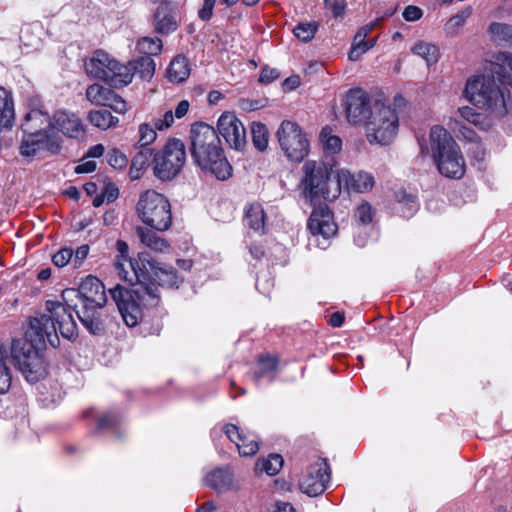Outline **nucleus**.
Wrapping results in <instances>:
<instances>
[{
	"instance_id": "nucleus-1",
	"label": "nucleus",
	"mask_w": 512,
	"mask_h": 512,
	"mask_svg": "<svg viewBox=\"0 0 512 512\" xmlns=\"http://www.w3.org/2000/svg\"><path fill=\"white\" fill-rule=\"evenodd\" d=\"M190 140L191 156L202 171L222 181L231 176L232 166L224 154L219 135L212 126L205 123L194 124L190 130Z\"/></svg>"
},
{
	"instance_id": "nucleus-2",
	"label": "nucleus",
	"mask_w": 512,
	"mask_h": 512,
	"mask_svg": "<svg viewBox=\"0 0 512 512\" xmlns=\"http://www.w3.org/2000/svg\"><path fill=\"white\" fill-rule=\"evenodd\" d=\"M78 298L81 308L76 314L82 325L94 335H101L105 331V324L102 309L107 303V296L103 283L95 276H87L76 289H65L61 299L73 302Z\"/></svg>"
},
{
	"instance_id": "nucleus-3",
	"label": "nucleus",
	"mask_w": 512,
	"mask_h": 512,
	"mask_svg": "<svg viewBox=\"0 0 512 512\" xmlns=\"http://www.w3.org/2000/svg\"><path fill=\"white\" fill-rule=\"evenodd\" d=\"M131 289L116 285L110 289L122 320L128 327L137 326L143 318V309L156 308L160 304V294L155 287L145 286L140 282L130 283Z\"/></svg>"
},
{
	"instance_id": "nucleus-4",
	"label": "nucleus",
	"mask_w": 512,
	"mask_h": 512,
	"mask_svg": "<svg viewBox=\"0 0 512 512\" xmlns=\"http://www.w3.org/2000/svg\"><path fill=\"white\" fill-rule=\"evenodd\" d=\"M430 147L434 162L443 176L459 179L464 175V158L459 146L446 129L440 126L431 128Z\"/></svg>"
},
{
	"instance_id": "nucleus-5",
	"label": "nucleus",
	"mask_w": 512,
	"mask_h": 512,
	"mask_svg": "<svg viewBox=\"0 0 512 512\" xmlns=\"http://www.w3.org/2000/svg\"><path fill=\"white\" fill-rule=\"evenodd\" d=\"M304 176L301 180L303 196L310 202L320 199L334 200L340 195L337 179L332 180L333 165L325 162L307 161L303 166Z\"/></svg>"
},
{
	"instance_id": "nucleus-6",
	"label": "nucleus",
	"mask_w": 512,
	"mask_h": 512,
	"mask_svg": "<svg viewBox=\"0 0 512 512\" xmlns=\"http://www.w3.org/2000/svg\"><path fill=\"white\" fill-rule=\"evenodd\" d=\"M465 98L478 108L489 110L497 116L507 113L504 90L493 76L478 75L469 78L464 89Z\"/></svg>"
},
{
	"instance_id": "nucleus-7",
	"label": "nucleus",
	"mask_w": 512,
	"mask_h": 512,
	"mask_svg": "<svg viewBox=\"0 0 512 512\" xmlns=\"http://www.w3.org/2000/svg\"><path fill=\"white\" fill-rule=\"evenodd\" d=\"M133 270L135 281L145 286L155 287L159 292L158 286L173 288L178 287L179 277L176 271L167 265L158 262L148 252H139L138 260L129 262Z\"/></svg>"
},
{
	"instance_id": "nucleus-8",
	"label": "nucleus",
	"mask_w": 512,
	"mask_h": 512,
	"mask_svg": "<svg viewBox=\"0 0 512 512\" xmlns=\"http://www.w3.org/2000/svg\"><path fill=\"white\" fill-rule=\"evenodd\" d=\"M139 219L157 231H166L172 223L171 205L168 199L154 190L141 193L136 205Z\"/></svg>"
},
{
	"instance_id": "nucleus-9",
	"label": "nucleus",
	"mask_w": 512,
	"mask_h": 512,
	"mask_svg": "<svg viewBox=\"0 0 512 512\" xmlns=\"http://www.w3.org/2000/svg\"><path fill=\"white\" fill-rule=\"evenodd\" d=\"M85 69L90 76L103 80L114 88H122L133 79L129 66L120 63L102 50L96 51L85 63Z\"/></svg>"
},
{
	"instance_id": "nucleus-10",
	"label": "nucleus",
	"mask_w": 512,
	"mask_h": 512,
	"mask_svg": "<svg viewBox=\"0 0 512 512\" xmlns=\"http://www.w3.org/2000/svg\"><path fill=\"white\" fill-rule=\"evenodd\" d=\"M398 115L390 106L374 102L365 130L369 143L388 145L395 138L398 130Z\"/></svg>"
},
{
	"instance_id": "nucleus-11",
	"label": "nucleus",
	"mask_w": 512,
	"mask_h": 512,
	"mask_svg": "<svg viewBox=\"0 0 512 512\" xmlns=\"http://www.w3.org/2000/svg\"><path fill=\"white\" fill-rule=\"evenodd\" d=\"M42 348L23 338L13 340L11 345V357L15 366L31 383L39 381L46 375Z\"/></svg>"
},
{
	"instance_id": "nucleus-12",
	"label": "nucleus",
	"mask_w": 512,
	"mask_h": 512,
	"mask_svg": "<svg viewBox=\"0 0 512 512\" xmlns=\"http://www.w3.org/2000/svg\"><path fill=\"white\" fill-rule=\"evenodd\" d=\"M186 162V150L184 143L179 139H170L163 148L162 153L153 158L154 175L168 181L176 177Z\"/></svg>"
},
{
	"instance_id": "nucleus-13",
	"label": "nucleus",
	"mask_w": 512,
	"mask_h": 512,
	"mask_svg": "<svg viewBox=\"0 0 512 512\" xmlns=\"http://www.w3.org/2000/svg\"><path fill=\"white\" fill-rule=\"evenodd\" d=\"M276 135L282 151L290 161L301 162L308 155L309 141L296 122L284 120Z\"/></svg>"
},
{
	"instance_id": "nucleus-14",
	"label": "nucleus",
	"mask_w": 512,
	"mask_h": 512,
	"mask_svg": "<svg viewBox=\"0 0 512 512\" xmlns=\"http://www.w3.org/2000/svg\"><path fill=\"white\" fill-rule=\"evenodd\" d=\"M62 149V138L58 133H23L19 153L28 160L45 155H57Z\"/></svg>"
},
{
	"instance_id": "nucleus-15",
	"label": "nucleus",
	"mask_w": 512,
	"mask_h": 512,
	"mask_svg": "<svg viewBox=\"0 0 512 512\" xmlns=\"http://www.w3.org/2000/svg\"><path fill=\"white\" fill-rule=\"evenodd\" d=\"M76 307L77 304H73V302L67 304L64 300H48L46 302L47 315L54 322L57 333L59 332L62 337L69 340L76 338L78 335L77 325L72 314L73 310L76 312Z\"/></svg>"
},
{
	"instance_id": "nucleus-16",
	"label": "nucleus",
	"mask_w": 512,
	"mask_h": 512,
	"mask_svg": "<svg viewBox=\"0 0 512 512\" xmlns=\"http://www.w3.org/2000/svg\"><path fill=\"white\" fill-rule=\"evenodd\" d=\"M330 474L327 460L320 458L306 469L299 482V487L303 493L309 496H318L326 490Z\"/></svg>"
},
{
	"instance_id": "nucleus-17",
	"label": "nucleus",
	"mask_w": 512,
	"mask_h": 512,
	"mask_svg": "<svg viewBox=\"0 0 512 512\" xmlns=\"http://www.w3.org/2000/svg\"><path fill=\"white\" fill-rule=\"evenodd\" d=\"M24 339L41 347H45L46 342L54 348L59 345L57 328L47 314H40L29 319Z\"/></svg>"
},
{
	"instance_id": "nucleus-18",
	"label": "nucleus",
	"mask_w": 512,
	"mask_h": 512,
	"mask_svg": "<svg viewBox=\"0 0 512 512\" xmlns=\"http://www.w3.org/2000/svg\"><path fill=\"white\" fill-rule=\"evenodd\" d=\"M217 133L235 150L240 151L246 146V130L243 123L233 113L226 112L220 116Z\"/></svg>"
},
{
	"instance_id": "nucleus-19",
	"label": "nucleus",
	"mask_w": 512,
	"mask_h": 512,
	"mask_svg": "<svg viewBox=\"0 0 512 512\" xmlns=\"http://www.w3.org/2000/svg\"><path fill=\"white\" fill-rule=\"evenodd\" d=\"M29 107L30 110L25 114L21 124L23 133H56L53 117L41 108L38 100H31Z\"/></svg>"
},
{
	"instance_id": "nucleus-20",
	"label": "nucleus",
	"mask_w": 512,
	"mask_h": 512,
	"mask_svg": "<svg viewBox=\"0 0 512 512\" xmlns=\"http://www.w3.org/2000/svg\"><path fill=\"white\" fill-rule=\"evenodd\" d=\"M373 104L370 103L369 96L361 89H352L347 94L346 116L352 124H366L370 118V111Z\"/></svg>"
},
{
	"instance_id": "nucleus-21",
	"label": "nucleus",
	"mask_w": 512,
	"mask_h": 512,
	"mask_svg": "<svg viewBox=\"0 0 512 512\" xmlns=\"http://www.w3.org/2000/svg\"><path fill=\"white\" fill-rule=\"evenodd\" d=\"M87 100L94 105L109 107L118 114H125L128 110L126 101L100 84L89 85L86 89Z\"/></svg>"
},
{
	"instance_id": "nucleus-22",
	"label": "nucleus",
	"mask_w": 512,
	"mask_h": 512,
	"mask_svg": "<svg viewBox=\"0 0 512 512\" xmlns=\"http://www.w3.org/2000/svg\"><path fill=\"white\" fill-rule=\"evenodd\" d=\"M308 229L313 236H322L329 239L337 232L333 214L325 205H319L312 211L308 220Z\"/></svg>"
},
{
	"instance_id": "nucleus-23",
	"label": "nucleus",
	"mask_w": 512,
	"mask_h": 512,
	"mask_svg": "<svg viewBox=\"0 0 512 512\" xmlns=\"http://www.w3.org/2000/svg\"><path fill=\"white\" fill-rule=\"evenodd\" d=\"M374 177L364 171L352 174L347 169L337 171V185L340 191L344 188L347 192L364 193L370 191L374 186Z\"/></svg>"
},
{
	"instance_id": "nucleus-24",
	"label": "nucleus",
	"mask_w": 512,
	"mask_h": 512,
	"mask_svg": "<svg viewBox=\"0 0 512 512\" xmlns=\"http://www.w3.org/2000/svg\"><path fill=\"white\" fill-rule=\"evenodd\" d=\"M54 130L58 129L70 138H79L83 134V125L74 114L65 110H58L53 115Z\"/></svg>"
},
{
	"instance_id": "nucleus-25",
	"label": "nucleus",
	"mask_w": 512,
	"mask_h": 512,
	"mask_svg": "<svg viewBox=\"0 0 512 512\" xmlns=\"http://www.w3.org/2000/svg\"><path fill=\"white\" fill-rule=\"evenodd\" d=\"M116 250L118 254L116 255L114 266L117 274L125 281L133 283L135 278L133 276V270L129 266V262L138 260V257L135 259H130L128 257L129 247L123 240H118L116 242Z\"/></svg>"
},
{
	"instance_id": "nucleus-26",
	"label": "nucleus",
	"mask_w": 512,
	"mask_h": 512,
	"mask_svg": "<svg viewBox=\"0 0 512 512\" xmlns=\"http://www.w3.org/2000/svg\"><path fill=\"white\" fill-rule=\"evenodd\" d=\"M491 73V76H497L502 84L512 86V54L498 53L491 63Z\"/></svg>"
},
{
	"instance_id": "nucleus-27",
	"label": "nucleus",
	"mask_w": 512,
	"mask_h": 512,
	"mask_svg": "<svg viewBox=\"0 0 512 512\" xmlns=\"http://www.w3.org/2000/svg\"><path fill=\"white\" fill-rule=\"evenodd\" d=\"M155 30L160 34H169L176 30L177 23L171 15L170 5L162 2L154 14Z\"/></svg>"
},
{
	"instance_id": "nucleus-28",
	"label": "nucleus",
	"mask_w": 512,
	"mask_h": 512,
	"mask_svg": "<svg viewBox=\"0 0 512 512\" xmlns=\"http://www.w3.org/2000/svg\"><path fill=\"white\" fill-rule=\"evenodd\" d=\"M205 484L210 488L223 492L231 488L233 475L230 470L217 468L205 476Z\"/></svg>"
},
{
	"instance_id": "nucleus-29",
	"label": "nucleus",
	"mask_w": 512,
	"mask_h": 512,
	"mask_svg": "<svg viewBox=\"0 0 512 512\" xmlns=\"http://www.w3.org/2000/svg\"><path fill=\"white\" fill-rule=\"evenodd\" d=\"M136 235L140 242L152 251L164 252L170 247L164 238L160 237L155 231L145 227H136Z\"/></svg>"
},
{
	"instance_id": "nucleus-30",
	"label": "nucleus",
	"mask_w": 512,
	"mask_h": 512,
	"mask_svg": "<svg viewBox=\"0 0 512 512\" xmlns=\"http://www.w3.org/2000/svg\"><path fill=\"white\" fill-rule=\"evenodd\" d=\"M398 204L397 210L405 218L412 217L419 209V203L414 194L408 193L405 189L399 188L394 192Z\"/></svg>"
},
{
	"instance_id": "nucleus-31",
	"label": "nucleus",
	"mask_w": 512,
	"mask_h": 512,
	"mask_svg": "<svg viewBox=\"0 0 512 512\" xmlns=\"http://www.w3.org/2000/svg\"><path fill=\"white\" fill-rule=\"evenodd\" d=\"M126 66H129L133 75L137 74L143 80H150L156 69L154 60L148 55H142L130 61Z\"/></svg>"
},
{
	"instance_id": "nucleus-32",
	"label": "nucleus",
	"mask_w": 512,
	"mask_h": 512,
	"mask_svg": "<svg viewBox=\"0 0 512 512\" xmlns=\"http://www.w3.org/2000/svg\"><path fill=\"white\" fill-rule=\"evenodd\" d=\"M15 118L12 97L3 87H0V129L12 126Z\"/></svg>"
},
{
	"instance_id": "nucleus-33",
	"label": "nucleus",
	"mask_w": 512,
	"mask_h": 512,
	"mask_svg": "<svg viewBox=\"0 0 512 512\" xmlns=\"http://www.w3.org/2000/svg\"><path fill=\"white\" fill-rule=\"evenodd\" d=\"M266 214L259 203L250 204L245 212V221L247 225L256 232L265 233Z\"/></svg>"
},
{
	"instance_id": "nucleus-34",
	"label": "nucleus",
	"mask_w": 512,
	"mask_h": 512,
	"mask_svg": "<svg viewBox=\"0 0 512 512\" xmlns=\"http://www.w3.org/2000/svg\"><path fill=\"white\" fill-rule=\"evenodd\" d=\"M376 22L369 23L367 25L362 26L354 36V40L352 43V48L349 53V59L352 61H357L362 54L367 51V46L364 44L366 37L375 27Z\"/></svg>"
},
{
	"instance_id": "nucleus-35",
	"label": "nucleus",
	"mask_w": 512,
	"mask_h": 512,
	"mask_svg": "<svg viewBox=\"0 0 512 512\" xmlns=\"http://www.w3.org/2000/svg\"><path fill=\"white\" fill-rule=\"evenodd\" d=\"M88 120L93 126L101 130L114 128L119 123V119L107 109L91 110L88 114Z\"/></svg>"
},
{
	"instance_id": "nucleus-36",
	"label": "nucleus",
	"mask_w": 512,
	"mask_h": 512,
	"mask_svg": "<svg viewBox=\"0 0 512 512\" xmlns=\"http://www.w3.org/2000/svg\"><path fill=\"white\" fill-rule=\"evenodd\" d=\"M278 367V360L273 356L259 358L253 373V380L258 383L261 379L269 377L273 380Z\"/></svg>"
},
{
	"instance_id": "nucleus-37",
	"label": "nucleus",
	"mask_w": 512,
	"mask_h": 512,
	"mask_svg": "<svg viewBox=\"0 0 512 512\" xmlns=\"http://www.w3.org/2000/svg\"><path fill=\"white\" fill-rule=\"evenodd\" d=\"M168 78L173 82H183L190 74V68L187 58L183 56L175 57L168 67Z\"/></svg>"
},
{
	"instance_id": "nucleus-38",
	"label": "nucleus",
	"mask_w": 512,
	"mask_h": 512,
	"mask_svg": "<svg viewBox=\"0 0 512 512\" xmlns=\"http://www.w3.org/2000/svg\"><path fill=\"white\" fill-rule=\"evenodd\" d=\"M152 157L151 148H143L133 157L130 167L131 179H139Z\"/></svg>"
},
{
	"instance_id": "nucleus-39",
	"label": "nucleus",
	"mask_w": 512,
	"mask_h": 512,
	"mask_svg": "<svg viewBox=\"0 0 512 512\" xmlns=\"http://www.w3.org/2000/svg\"><path fill=\"white\" fill-rule=\"evenodd\" d=\"M412 52L423 58L429 66L435 64L439 59V49L431 43L419 41L413 46Z\"/></svg>"
},
{
	"instance_id": "nucleus-40",
	"label": "nucleus",
	"mask_w": 512,
	"mask_h": 512,
	"mask_svg": "<svg viewBox=\"0 0 512 512\" xmlns=\"http://www.w3.org/2000/svg\"><path fill=\"white\" fill-rule=\"evenodd\" d=\"M319 139L326 153L336 154L341 151L342 141L337 135L332 134L330 127H324L321 130Z\"/></svg>"
},
{
	"instance_id": "nucleus-41",
	"label": "nucleus",
	"mask_w": 512,
	"mask_h": 512,
	"mask_svg": "<svg viewBox=\"0 0 512 512\" xmlns=\"http://www.w3.org/2000/svg\"><path fill=\"white\" fill-rule=\"evenodd\" d=\"M283 458L279 454H271L267 459L258 460L256 469L266 472L267 475H276L283 466Z\"/></svg>"
},
{
	"instance_id": "nucleus-42",
	"label": "nucleus",
	"mask_w": 512,
	"mask_h": 512,
	"mask_svg": "<svg viewBox=\"0 0 512 512\" xmlns=\"http://www.w3.org/2000/svg\"><path fill=\"white\" fill-rule=\"evenodd\" d=\"M163 44L157 37H143L137 43V49L142 55L157 56L161 53Z\"/></svg>"
},
{
	"instance_id": "nucleus-43",
	"label": "nucleus",
	"mask_w": 512,
	"mask_h": 512,
	"mask_svg": "<svg viewBox=\"0 0 512 512\" xmlns=\"http://www.w3.org/2000/svg\"><path fill=\"white\" fill-rule=\"evenodd\" d=\"M473 8L467 6L462 9L459 13L452 16L445 25V29L449 34H457L459 29L462 28L466 20L471 16Z\"/></svg>"
},
{
	"instance_id": "nucleus-44",
	"label": "nucleus",
	"mask_w": 512,
	"mask_h": 512,
	"mask_svg": "<svg viewBox=\"0 0 512 512\" xmlns=\"http://www.w3.org/2000/svg\"><path fill=\"white\" fill-rule=\"evenodd\" d=\"M251 135L254 146L259 151H264L268 146V129L259 122L252 123Z\"/></svg>"
},
{
	"instance_id": "nucleus-45",
	"label": "nucleus",
	"mask_w": 512,
	"mask_h": 512,
	"mask_svg": "<svg viewBox=\"0 0 512 512\" xmlns=\"http://www.w3.org/2000/svg\"><path fill=\"white\" fill-rule=\"evenodd\" d=\"M12 382V376L5 363V351L0 347V394L6 393Z\"/></svg>"
},
{
	"instance_id": "nucleus-46",
	"label": "nucleus",
	"mask_w": 512,
	"mask_h": 512,
	"mask_svg": "<svg viewBox=\"0 0 512 512\" xmlns=\"http://www.w3.org/2000/svg\"><path fill=\"white\" fill-rule=\"evenodd\" d=\"M488 32L495 41L512 38V26L509 24L494 22L489 26Z\"/></svg>"
},
{
	"instance_id": "nucleus-47",
	"label": "nucleus",
	"mask_w": 512,
	"mask_h": 512,
	"mask_svg": "<svg viewBox=\"0 0 512 512\" xmlns=\"http://www.w3.org/2000/svg\"><path fill=\"white\" fill-rule=\"evenodd\" d=\"M154 124L152 123H143L139 126V144L147 148L146 146L150 145L156 140L157 133Z\"/></svg>"
},
{
	"instance_id": "nucleus-48",
	"label": "nucleus",
	"mask_w": 512,
	"mask_h": 512,
	"mask_svg": "<svg viewBox=\"0 0 512 512\" xmlns=\"http://www.w3.org/2000/svg\"><path fill=\"white\" fill-rule=\"evenodd\" d=\"M318 25L316 23H299L293 30L294 35L303 42L310 41L316 31Z\"/></svg>"
},
{
	"instance_id": "nucleus-49",
	"label": "nucleus",
	"mask_w": 512,
	"mask_h": 512,
	"mask_svg": "<svg viewBox=\"0 0 512 512\" xmlns=\"http://www.w3.org/2000/svg\"><path fill=\"white\" fill-rule=\"evenodd\" d=\"M457 113L463 120H466L467 122L475 126L482 127L485 117L483 116V114L476 112L472 107H459Z\"/></svg>"
},
{
	"instance_id": "nucleus-50",
	"label": "nucleus",
	"mask_w": 512,
	"mask_h": 512,
	"mask_svg": "<svg viewBox=\"0 0 512 512\" xmlns=\"http://www.w3.org/2000/svg\"><path fill=\"white\" fill-rule=\"evenodd\" d=\"M373 209L368 202H363L356 208L354 218L362 225L369 224L373 219Z\"/></svg>"
},
{
	"instance_id": "nucleus-51",
	"label": "nucleus",
	"mask_w": 512,
	"mask_h": 512,
	"mask_svg": "<svg viewBox=\"0 0 512 512\" xmlns=\"http://www.w3.org/2000/svg\"><path fill=\"white\" fill-rule=\"evenodd\" d=\"M106 157L109 165L115 169H123L128 164L126 155L118 149L110 150Z\"/></svg>"
},
{
	"instance_id": "nucleus-52",
	"label": "nucleus",
	"mask_w": 512,
	"mask_h": 512,
	"mask_svg": "<svg viewBox=\"0 0 512 512\" xmlns=\"http://www.w3.org/2000/svg\"><path fill=\"white\" fill-rule=\"evenodd\" d=\"M236 446L241 456H252L256 454L259 449L258 442L254 438H250L249 436H247L246 441L236 442Z\"/></svg>"
},
{
	"instance_id": "nucleus-53",
	"label": "nucleus",
	"mask_w": 512,
	"mask_h": 512,
	"mask_svg": "<svg viewBox=\"0 0 512 512\" xmlns=\"http://www.w3.org/2000/svg\"><path fill=\"white\" fill-rule=\"evenodd\" d=\"M73 256V251L70 248H62L52 256V262L57 267L66 266Z\"/></svg>"
},
{
	"instance_id": "nucleus-54",
	"label": "nucleus",
	"mask_w": 512,
	"mask_h": 512,
	"mask_svg": "<svg viewBox=\"0 0 512 512\" xmlns=\"http://www.w3.org/2000/svg\"><path fill=\"white\" fill-rule=\"evenodd\" d=\"M223 431H224L225 435L228 437V439L231 440L235 444L238 441H246L247 440V435L240 432L239 428L234 424L224 425Z\"/></svg>"
},
{
	"instance_id": "nucleus-55",
	"label": "nucleus",
	"mask_w": 512,
	"mask_h": 512,
	"mask_svg": "<svg viewBox=\"0 0 512 512\" xmlns=\"http://www.w3.org/2000/svg\"><path fill=\"white\" fill-rule=\"evenodd\" d=\"M174 117L175 115H173L172 111L168 110L164 113L163 118L153 119L154 127L158 131H163L172 126V124L174 123Z\"/></svg>"
},
{
	"instance_id": "nucleus-56",
	"label": "nucleus",
	"mask_w": 512,
	"mask_h": 512,
	"mask_svg": "<svg viewBox=\"0 0 512 512\" xmlns=\"http://www.w3.org/2000/svg\"><path fill=\"white\" fill-rule=\"evenodd\" d=\"M280 76V73L275 68L270 67H264L261 70L260 76H259V82L263 84H269L276 80Z\"/></svg>"
},
{
	"instance_id": "nucleus-57",
	"label": "nucleus",
	"mask_w": 512,
	"mask_h": 512,
	"mask_svg": "<svg viewBox=\"0 0 512 512\" xmlns=\"http://www.w3.org/2000/svg\"><path fill=\"white\" fill-rule=\"evenodd\" d=\"M423 15V11L418 6L409 5L403 11V17L406 21L412 22L419 20Z\"/></svg>"
},
{
	"instance_id": "nucleus-58",
	"label": "nucleus",
	"mask_w": 512,
	"mask_h": 512,
	"mask_svg": "<svg viewBox=\"0 0 512 512\" xmlns=\"http://www.w3.org/2000/svg\"><path fill=\"white\" fill-rule=\"evenodd\" d=\"M324 5L334 17L341 16L345 10V3L339 0H324Z\"/></svg>"
},
{
	"instance_id": "nucleus-59",
	"label": "nucleus",
	"mask_w": 512,
	"mask_h": 512,
	"mask_svg": "<svg viewBox=\"0 0 512 512\" xmlns=\"http://www.w3.org/2000/svg\"><path fill=\"white\" fill-rule=\"evenodd\" d=\"M118 422H119V418L116 414L107 413L99 419L98 428L104 429L107 427H113V426H116L118 424Z\"/></svg>"
},
{
	"instance_id": "nucleus-60",
	"label": "nucleus",
	"mask_w": 512,
	"mask_h": 512,
	"mask_svg": "<svg viewBox=\"0 0 512 512\" xmlns=\"http://www.w3.org/2000/svg\"><path fill=\"white\" fill-rule=\"evenodd\" d=\"M216 0H204L203 7L199 10V17L207 21L212 17L213 7Z\"/></svg>"
},
{
	"instance_id": "nucleus-61",
	"label": "nucleus",
	"mask_w": 512,
	"mask_h": 512,
	"mask_svg": "<svg viewBox=\"0 0 512 512\" xmlns=\"http://www.w3.org/2000/svg\"><path fill=\"white\" fill-rule=\"evenodd\" d=\"M240 106L242 109L246 111H254L265 106L264 100H249L242 99L240 101Z\"/></svg>"
},
{
	"instance_id": "nucleus-62",
	"label": "nucleus",
	"mask_w": 512,
	"mask_h": 512,
	"mask_svg": "<svg viewBox=\"0 0 512 512\" xmlns=\"http://www.w3.org/2000/svg\"><path fill=\"white\" fill-rule=\"evenodd\" d=\"M102 193L106 199L107 202H113L116 200L119 196V190L118 188L113 184L105 185Z\"/></svg>"
},
{
	"instance_id": "nucleus-63",
	"label": "nucleus",
	"mask_w": 512,
	"mask_h": 512,
	"mask_svg": "<svg viewBox=\"0 0 512 512\" xmlns=\"http://www.w3.org/2000/svg\"><path fill=\"white\" fill-rule=\"evenodd\" d=\"M89 253V246L88 245H82L78 247L73 253L74 255V263L76 266L81 265L83 260L86 259Z\"/></svg>"
},
{
	"instance_id": "nucleus-64",
	"label": "nucleus",
	"mask_w": 512,
	"mask_h": 512,
	"mask_svg": "<svg viewBox=\"0 0 512 512\" xmlns=\"http://www.w3.org/2000/svg\"><path fill=\"white\" fill-rule=\"evenodd\" d=\"M96 169L95 161H86L76 166L75 172L78 174L90 173Z\"/></svg>"
}]
</instances>
